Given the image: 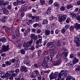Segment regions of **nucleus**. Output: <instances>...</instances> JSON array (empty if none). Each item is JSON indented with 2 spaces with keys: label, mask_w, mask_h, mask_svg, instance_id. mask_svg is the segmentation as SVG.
Listing matches in <instances>:
<instances>
[{
  "label": "nucleus",
  "mask_w": 80,
  "mask_h": 80,
  "mask_svg": "<svg viewBox=\"0 0 80 80\" xmlns=\"http://www.w3.org/2000/svg\"><path fill=\"white\" fill-rule=\"evenodd\" d=\"M57 59H58L57 61L53 62V65L54 66H56V65H59L61 64L62 63V60L60 59L62 57V55L60 53H58L56 56Z\"/></svg>",
  "instance_id": "obj_1"
},
{
  "label": "nucleus",
  "mask_w": 80,
  "mask_h": 80,
  "mask_svg": "<svg viewBox=\"0 0 80 80\" xmlns=\"http://www.w3.org/2000/svg\"><path fill=\"white\" fill-rule=\"evenodd\" d=\"M33 43V40H31L27 42L26 44H25L23 45L24 49L25 50H28V47H31L32 44Z\"/></svg>",
  "instance_id": "obj_2"
},
{
  "label": "nucleus",
  "mask_w": 80,
  "mask_h": 80,
  "mask_svg": "<svg viewBox=\"0 0 80 80\" xmlns=\"http://www.w3.org/2000/svg\"><path fill=\"white\" fill-rule=\"evenodd\" d=\"M9 49V46L8 45L5 46V45H3L2 46L1 50L0 51V53H3L4 52L8 51Z\"/></svg>",
  "instance_id": "obj_3"
},
{
  "label": "nucleus",
  "mask_w": 80,
  "mask_h": 80,
  "mask_svg": "<svg viewBox=\"0 0 80 80\" xmlns=\"http://www.w3.org/2000/svg\"><path fill=\"white\" fill-rule=\"evenodd\" d=\"M67 17V16L65 14H62L59 18V22H62L63 21H65V20H66Z\"/></svg>",
  "instance_id": "obj_4"
},
{
  "label": "nucleus",
  "mask_w": 80,
  "mask_h": 80,
  "mask_svg": "<svg viewBox=\"0 0 80 80\" xmlns=\"http://www.w3.org/2000/svg\"><path fill=\"white\" fill-rule=\"evenodd\" d=\"M30 37L31 38V40H33L34 41L38 39V36L37 35H36L35 34L32 33L30 35Z\"/></svg>",
  "instance_id": "obj_5"
},
{
  "label": "nucleus",
  "mask_w": 80,
  "mask_h": 80,
  "mask_svg": "<svg viewBox=\"0 0 80 80\" xmlns=\"http://www.w3.org/2000/svg\"><path fill=\"white\" fill-rule=\"evenodd\" d=\"M20 71L22 72H28V68L25 66H22L21 67Z\"/></svg>",
  "instance_id": "obj_6"
},
{
  "label": "nucleus",
  "mask_w": 80,
  "mask_h": 80,
  "mask_svg": "<svg viewBox=\"0 0 80 80\" xmlns=\"http://www.w3.org/2000/svg\"><path fill=\"white\" fill-rule=\"evenodd\" d=\"M62 51H63V52H62V55L65 57H67L68 56V51L67 49H66L64 48H63L62 49Z\"/></svg>",
  "instance_id": "obj_7"
},
{
  "label": "nucleus",
  "mask_w": 80,
  "mask_h": 80,
  "mask_svg": "<svg viewBox=\"0 0 80 80\" xmlns=\"http://www.w3.org/2000/svg\"><path fill=\"white\" fill-rule=\"evenodd\" d=\"M70 15H72L73 17H74V18H76L77 20L80 22V15L77 16L76 14L73 13H71Z\"/></svg>",
  "instance_id": "obj_8"
},
{
  "label": "nucleus",
  "mask_w": 80,
  "mask_h": 80,
  "mask_svg": "<svg viewBox=\"0 0 80 80\" xmlns=\"http://www.w3.org/2000/svg\"><path fill=\"white\" fill-rule=\"evenodd\" d=\"M61 32L62 33H63L65 35H67L68 34V32L67 31V29L65 28H63L61 30Z\"/></svg>",
  "instance_id": "obj_9"
},
{
  "label": "nucleus",
  "mask_w": 80,
  "mask_h": 80,
  "mask_svg": "<svg viewBox=\"0 0 80 80\" xmlns=\"http://www.w3.org/2000/svg\"><path fill=\"white\" fill-rule=\"evenodd\" d=\"M55 74L54 73H52L51 74H50L49 76V77L50 78V80H52V79H56V78L57 76H55Z\"/></svg>",
  "instance_id": "obj_10"
},
{
  "label": "nucleus",
  "mask_w": 80,
  "mask_h": 80,
  "mask_svg": "<svg viewBox=\"0 0 80 80\" xmlns=\"http://www.w3.org/2000/svg\"><path fill=\"white\" fill-rule=\"evenodd\" d=\"M23 63L24 64L26 65L27 66H28V67H30V66H31V64L30 63L28 62V60L27 59H25L24 60Z\"/></svg>",
  "instance_id": "obj_11"
},
{
  "label": "nucleus",
  "mask_w": 80,
  "mask_h": 80,
  "mask_svg": "<svg viewBox=\"0 0 80 80\" xmlns=\"http://www.w3.org/2000/svg\"><path fill=\"white\" fill-rule=\"evenodd\" d=\"M79 61L78 59H77L76 57H75L74 58L73 60L72 61V63L73 64H75L77 63H78Z\"/></svg>",
  "instance_id": "obj_12"
},
{
  "label": "nucleus",
  "mask_w": 80,
  "mask_h": 80,
  "mask_svg": "<svg viewBox=\"0 0 80 80\" xmlns=\"http://www.w3.org/2000/svg\"><path fill=\"white\" fill-rule=\"evenodd\" d=\"M75 25V28L77 30H78V29H80V24L78 23H76Z\"/></svg>",
  "instance_id": "obj_13"
},
{
  "label": "nucleus",
  "mask_w": 80,
  "mask_h": 80,
  "mask_svg": "<svg viewBox=\"0 0 80 80\" xmlns=\"http://www.w3.org/2000/svg\"><path fill=\"white\" fill-rule=\"evenodd\" d=\"M44 33L45 34V35L46 36H48L50 34V31L48 29H46L45 30L44 32Z\"/></svg>",
  "instance_id": "obj_14"
},
{
  "label": "nucleus",
  "mask_w": 80,
  "mask_h": 80,
  "mask_svg": "<svg viewBox=\"0 0 80 80\" xmlns=\"http://www.w3.org/2000/svg\"><path fill=\"white\" fill-rule=\"evenodd\" d=\"M78 39H77V38H75L74 39V41L75 42H76V45L77 47H80V43H79V42L78 41H77Z\"/></svg>",
  "instance_id": "obj_15"
},
{
  "label": "nucleus",
  "mask_w": 80,
  "mask_h": 80,
  "mask_svg": "<svg viewBox=\"0 0 80 80\" xmlns=\"http://www.w3.org/2000/svg\"><path fill=\"white\" fill-rule=\"evenodd\" d=\"M46 63H47V62L44 61L42 64V66L44 67V68H48V66L47 65Z\"/></svg>",
  "instance_id": "obj_16"
},
{
  "label": "nucleus",
  "mask_w": 80,
  "mask_h": 80,
  "mask_svg": "<svg viewBox=\"0 0 80 80\" xmlns=\"http://www.w3.org/2000/svg\"><path fill=\"white\" fill-rule=\"evenodd\" d=\"M18 44L19 43L17 46V48H20L21 47H22V44L21 43H20V41L19 40H17L16 42Z\"/></svg>",
  "instance_id": "obj_17"
},
{
  "label": "nucleus",
  "mask_w": 80,
  "mask_h": 80,
  "mask_svg": "<svg viewBox=\"0 0 80 80\" xmlns=\"http://www.w3.org/2000/svg\"><path fill=\"white\" fill-rule=\"evenodd\" d=\"M16 35L17 37L18 38L20 36V32L19 30L18 29H17L16 30Z\"/></svg>",
  "instance_id": "obj_18"
},
{
  "label": "nucleus",
  "mask_w": 80,
  "mask_h": 80,
  "mask_svg": "<svg viewBox=\"0 0 80 80\" xmlns=\"http://www.w3.org/2000/svg\"><path fill=\"white\" fill-rule=\"evenodd\" d=\"M53 6L54 7H56L57 8H58L60 7V4L57 2H56L54 3Z\"/></svg>",
  "instance_id": "obj_19"
},
{
  "label": "nucleus",
  "mask_w": 80,
  "mask_h": 80,
  "mask_svg": "<svg viewBox=\"0 0 80 80\" xmlns=\"http://www.w3.org/2000/svg\"><path fill=\"white\" fill-rule=\"evenodd\" d=\"M11 76V72H10V71H8L7 72V73H6V76L5 78H8V77H10Z\"/></svg>",
  "instance_id": "obj_20"
},
{
  "label": "nucleus",
  "mask_w": 80,
  "mask_h": 80,
  "mask_svg": "<svg viewBox=\"0 0 80 80\" xmlns=\"http://www.w3.org/2000/svg\"><path fill=\"white\" fill-rule=\"evenodd\" d=\"M5 64H6V66H10L12 64V62L10 61H6L5 62Z\"/></svg>",
  "instance_id": "obj_21"
},
{
  "label": "nucleus",
  "mask_w": 80,
  "mask_h": 80,
  "mask_svg": "<svg viewBox=\"0 0 80 80\" xmlns=\"http://www.w3.org/2000/svg\"><path fill=\"white\" fill-rule=\"evenodd\" d=\"M49 47L51 48L52 49H54L55 48V46L54 44L53 43V42H51V44H50V46H49Z\"/></svg>",
  "instance_id": "obj_22"
},
{
  "label": "nucleus",
  "mask_w": 80,
  "mask_h": 80,
  "mask_svg": "<svg viewBox=\"0 0 80 80\" xmlns=\"http://www.w3.org/2000/svg\"><path fill=\"white\" fill-rule=\"evenodd\" d=\"M9 11L7 9H4L3 11V14L5 15H8V14Z\"/></svg>",
  "instance_id": "obj_23"
},
{
  "label": "nucleus",
  "mask_w": 80,
  "mask_h": 80,
  "mask_svg": "<svg viewBox=\"0 0 80 80\" xmlns=\"http://www.w3.org/2000/svg\"><path fill=\"white\" fill-rule=\"evenodd\" d=\"M0 74L1 76V77H2L3 78H5V77H7V76H6V74H5V73L1 71Z\"/></svg>",
  "instance_id": "obj_24"
},
{
  "label": "nucleus",
  "mask_w": 80,
  "mask_h": 80,
  "mask_svg": "<svg viewBox=\"0 0 80 80\" xmlns=\"http://www.w3.org/2000/svg\"><path fill=\"white\" fill-rule=\"evenodd\" d=\"M73 7V6L72 4H68L66 8L68 10L72 8Z\"/></svg>",
  "instance_id": "obj_25"
},
{
  "label": "nucleus",
  "mask_w": 80,
  "mask_h": 80,
  "mask_svg": "<svg viewBox=\"0 0 80 80\" xmlns=\"http://www.w3.org/2000/svg\"><path fill=\"white\" fill-rule=\"evenodd\" d=\"M65 7L62 6L60 7V10L61 11V12H63V11H65Z\"/></svg>",
  "instance_id": "obj_26"
},
{
  "label": "nucleus",
  "mask_w": 80,
  "mask_h": 80,
  "mask_svg": "<svg viewBox=\"0 0 80 80\" xmlns=\"http://www.w3.org/2000/svg\"><path fill=\"white\" fill-rule=\"evenodd\" d=\"M80 66L77 65L75 69V71H80Z\"/></svg>",
  "instance_id": "obj_27"
},
{
  "label": "nucleus",
  "mask_w": 80,
  "mask_h": 80,
  "mask_svg": "<svg viewBox=\"0 0 80 80\" xmlns=\"http://www.w3.org/2000/svg\"><path fill=\"white\" fill-rule=\"evenodd\" d=\"M28 50H29L33 51V50H35V47L34 46H32L28 48Z\"/></svg>",
  "instance_id": "obj_28"
},
{
  "label": "nucleus",
  "mask_w": 80,
  "mask_h": 80,
  "mask_svg": "<svg viewBox=\"0 0 80 80\" xmlns=\"http://www.w3.org/2000/svg\"><path fill=\"white\" fill-rule=\"evenodd\" d=\"M44 62H46V63H48V57L45 56L44 57Z\"/></svg>",
  "instance_id": "obj_29"
},
{
  "label": "nucleus",
  "mask_w": 80,
  "mask_h": 80,
  "mask_svg": "<svg viewBox=\"0 0 80 80\" xmlns=\"http://www.w3.org/2000/svg\"><path fill=\"white\" fill-rule=\"evenodd\" d=\"M42 46V43H40H40H39L37 45V46H36V48H38V47H40Z\"/></svg>",
  "instance_id": "obj_30"
},
{
  "label": "nucleus",
  "mask_w": 80,
  "mask_h": 80,
  "mask_svg": "<svg viewBox=\"0 0 80 80\" xmlns=\"http://www.w3.org/2000/svg\"><path fill=\"white\" fill-rule=\"evenodd\" d=\"M48 21L47 20L45 19L43 21L42 24H43V25H45V24H47V23H48Z\"/></svg>",
  "instance_id": "obj_31"
},
{
  "label": "nucleus",
  "mask_w": 80,
  "mask_h": 80,
  "mask_svg": "<svg viewBox=\"0 0 80 80\" xmlns=\"http://www.w3.org/2000/svg\"><path fill=\"white\" fill-rule=\"evenodd\" d=\"M20 53L22 55H24V54H25V51L23 49H22L20 51Z\"/></svg>",
  "instance_id": "obj_32"
},
{
  "label": "nucleus",
  "mask_w": 80,
  "mask_h": 80,
  "mask_svg": "<svg viewBox=\"0 0 80 80\" xmlns=\"http://www.w3.org/2000/svg\"><path fill=\"white\" fill-rule=\"evenodd\" d=\"M63 72V70H61V72L58 74V77L59 78H61V77H62V72Z\"/></svg>",
  "instance_id": "obj_33"
},
{
  "label": "nucleus",
  "mask_w": 80,
  "mask_h": 80,
  "mask_svg": "<svg viewBox=\"0 0 80 80\" xmlns=\"http://www.w3.org/2000/svg\"><path fill=\"white\" fill-rule=\"evenodd\" d=\"M38 37L39 38V40H40V43H42V37L40 35L38 34Z\"/></svg>",
  "instance_id": "obj_34"
},
{
  "label": "nucleus",
  "mask_w": 80,
  "mask_h": 80,
  "mask_svg": "<svg viewBox=\"0 0 80 80\" xmlns=\"http://www.w3.org/2000/svg\"><path fill=\"white\" fill-rule=\"evenodd\" d=\"M68 75V72H63L62 74V77H65V76H67Z\"/></svg>",
  "instance_id": "obj_35"
},
{
  "label": "nucleus",
  "mask_w": 80,
  "mask_h": 80,
  "mask_svg": "<svg viewBox=\"0 0 80 80\" xmlns=\"http://www.w3.org/2000/svg\"><path fill=\"white\" fill-rule=\"evenodd\" d=\"M7 32H8V33H11L12 32V29H11L9 28H7Z\"/></svg>",
  "instance_id": "obj_36"
},
{
  "label": "nucleus",
  "mask_w": 80,
  "mask_h": 80,
  "mask_svg": "<svg viewBox=\"0 0 80 80\" xmlns=\"http://www.w3.org/2000/svg\"><path fill=\"white\" fill-rule=\"evenodd\" d=\"M37 78L38 79L37 80H42V76L40 74H39L38 76H37Z\"/></svg>",
  "instance_id": "obj_37"
},
{
  "label": "nucleus",
  "mask_w": 80,
  "mask_h": 80,
  "mask_svg": "<svg viewBox=\"0 0 80 80\" xmlns=\"http://www.w3.org/2000/svg\"><path fill=\"white\" fill-rule=\"evenodd\" d=\"M40 3L42 5H44L45 4V1L43 0H41Z\"/></svg>",
  "instance_id": "obj_38"
},
{
  "label": "nucleus",
  "mask_w": 80,
  "mask_h": 80,
  "mask_svg": "<svg viewBox=\"0 0 80 80\" xmlns=\"http://www.w3.org/2000/svg\"><path fill=\"white\" fill-rule=\"evenodd\" d=\"M1 40L2 42H6V38L4 37L2 38Z\"/></svg>",
  "instance_id": "obj_39"
},
{
  "label": "nucleus",
  "mask_w": 80,
  "mask_h": 80,
  "mask_svg": "<svg viewBox=\"0 0 80 80\" xmlns=\"http://www.w3.org/2000/svg\"><path fill=\"white\" fill-rule=\"evenodd\" d=\"M34 72L36 76H38V75H40V72H38V70H35Z\"/></svg>",
  "instance_id": "obj_40"
},
{
  "label": "nucleus",
  "mask_w": 80,
  "mask_h": 80,
  "mask_svg": "<svg viewBox=\"0 0 80 80\" xmlns=\"http://www.w3.org/2000/svg\"><path fill=\"white\" fill-rule=\"evenodd\" d=\"M66 80H75V78H66Z\"/></svg>",
  "instance_id": "obj_41"
},
{
  "label": "nucleus",
  "mask_w": 80,
  "mask_h": 80,
  "mask_svg": "<svg viewBox=\"0 0 80 80\" xmlns=\"http://www.w3.org/2000/svg\"><path fill=\"white\" fill-rule=\"evenodd\" d=\"M9 4V2L8 1L5 2L3 3V5H7Z\"/></svg>",
  "instance_id": "obj_42"
},
{
  "label": "nucleus",
  "mask_w": 80,
  "mask_h": 80,
  "mask_svg": "<svg viewBox=\"0 0 80 80\" xmlns=\"http://www.w3.org/2000/svg\"><path fill=\"white\" fill-rule=\"evenodd\" d=\"M32 20H29L28 22H27V24L28 25H30L31 22H32Z\"/></svg>",
  "instance_id": "obj_43"
},
{
  "label": "nucleus",
  "mask_w": 80,
  "mask_h": 80,
  "mask_svg": "<svg viewBox=\"0 0 80 80\" xmlns=\"http://www.w3.org/2000/svg\"><path fill=\"white\" fill-rule=\"evenodd\" d=\"M41 53H42V50H40L38 51V57H40V55H41Z\"/></svg>",
  "instance_id": "obj_44"
},
{
  "label": "nucleus",
  "mask_w": 80,
  "mask_h": 80,
  "mask_svg": "<svg viewBox=\"0 0 80 80\" xmlns=\"http://www.w3.org/2000/svg\"><path fill=\"white\" fill-rule=\"evenodd\" d=\"M28 32H27V30H26L23 33V35L24 37H26V36L28 35Z\"/></svg>",
  "instance_id": "obj_45"
},
{
  "label": "nucleus",
  "mask_w": 80,
  "mask_h": 80,
  "mask_svg": "<svg viewBox=\"0 0 80 80\" xmlns=\"http://www.w3.org/2000/svg\"><path fill=\"white\" fill-rule=\"evenodd\" d=\"M1 8L2 10H3V9H6V8L5 7V6L3 5V4H2V5H1Z\"/></svg>",
  "instance_id": "obj_46"
},
{
  "label": "nucleus",
  "mask_w": 80,
  "mask_h": 80,
  "mask_svg": "<svg viewBox=\"0 0 80 80\" xmlns=\"http://www.w3.org/2000/svg\"><path fill=\"white\" fill-rule=\"evenodd\" d=\"M16 2L18 5H20V4H21V2L20 1V0H16Z\"/></svg>",
  "instance_id": "obj_47"
},
{
  "label": "nucleus",
  "mask_w": 80,
  "mask_h": 80,
  "mask_svg": "<svg viewBox=\"0 0 80 80\" xmlns=\"http://www.w3.org/2000/svg\"><path fill=\"white\" fill-rule=\"evenodd\" d=\"M35 20H36V22H39V20H40V18H39V17L36 16V18Z\"/></svg>",
  "instance_id": "obj_48"
},
{
  "label": "nucleus",
  "mask_w": 80,
  "mask_h": 80,
  "mask_svg": "<svg viewBox=\"0 0 80 80\" xmlns=\"http://www.w3.org/2000/svg\"><path fill=\"white\" fill-rule=\"evenodd\" d=\"M75 29V27L73 26H71L70 28V31H72V30H73Z\"/></svg>",
  "instance_id": "obj_49"
},
{
  "label": "nucleus",
  "mask_w": 80,
  "mask_h": 80,
  "mask_svg": "<svg viewBox=\"0 0 80 80\" xmlns=\"http://www.w3.org/2000/svg\"><path fill=\"white\" fill-rule=\"evenodd\" d=\"M50 19L51 20H55V19H56V17H54L53 16H51V17H50Z\"/></svg>",
  "instance_id": "obj_50"
},
{
  "label": "nucleus",
  "mask_w": 80,
  "mask_h": 80,
  "mask_svg": "<svg viewBox=\"0 0 80 80\" xmlns=\"http://www.w3.org/2000/svg\"><path fill=\"white\" fill-rule=\"evenodd\" d=\"M4 2V0H0V6H2V5H3V3Z\"/></svg>",
  "instance_id": "obj_51"
},
{
  "label": "nucleus",
  "mask_w": 80,
  "mask_h": 80,
  "mask_svg": "<svg viewBox=\"0 0 80 80\" xmlns=\"http://www.w3.org/2000/svg\"><path fill=\"white\" fill-rule=\"evenodd\" d=\"M70 21V18H68L66 20V22L67 23H69V22Z\"/></svg>",
  "instance_id": "obj_52"
},
{
  "label": "nucleus",
  "mask_w": 80,
  "mask_h": 80,
  "mask_svg": "<svg viewBox=\"0 0 80 80\" xmlns=\"http://www.w3.org/2000/svg\"><path fill=\"white\" fill-rule=\"evenodd\" d=\"M8 78L9 79H10V80H13V77L12 75L8 77Z\"/></svg>",
  "instance_id": "obj_53"
},
{
  "label": "nucleus",
  "mask_w": 80,
  "mask_h": 80,
  "mask_svg": "<svg viewBox=\"0 0 80 80\" xmlns=\"http://www.w3.org/2000/svg\"><path fill=\"white\" fill-rule=\"evenodd\" d=\"M12 6L11 5H8V6L7 8L8 9H9V10H11V9H12Z\"/></svg>",
  "instance_id": "obj_54"
},
{
  "label": "nucleus",
  "mask_w": 80,
  "mask_h": 80,
  "mask_svg": "<svg viewBox=\"0 0 80 80\" xmlns=\"http://www.w3.org/2000/svg\"><path fill=\"white\" fill-rule=\"evenodd\" d=\"M38 25V24L37 23H36L33 24V27L34 28H36L37 27Z\"/></svg>",
  "instance_id": "obj_55"
},
{
  "label": "nucleus",
  "mask_w": 80,
  "mask_h": 80,
  "mask_svg": "<svg viewBox=\"0 0 80 80\" xmlns=\"http://www.w3.org/2000/svg\"><path fill=\"white\" fill-rule=\"evenodd\" d=\"M15 71L16 73H18L20 72V69L18 68H17L15 69Z\"/></svg>",
  "instance_id": "obj_56"
},
{
  "label": "nucleus",
  "mask_w": 80,
  "mask_h": 80,
  "mask_svg": "<svg viewBox=\"0 0 80 80\" xmlns=\"http://www.w3.org/2000/svg\"><path fill=\"white\" fill-rule=\"evenodd\" d=\"M57 45L58 47H60V46L61 45V43H60V42H58L57 43Z\"/></svg>",
  "instance_id": "obj_57"
},
{
  "label": "nucleus",
  "mask_w": 80,
  "mask_h": 80,
  "mask_svg": "<svg viewBox=\"0 0 80 80\" xmlns=\"http://www.w3.org/2000/svg\"><path fill=\"white\" fill-rule=\"evenodd\" d=\"M34 66L35 67H36V68H38L39 66L37 64L35 63L34 64Z\"/></svg>",
  "instance_id": "obj_58"
},
{
  "label": "nucleus",
  "mask_w": 80,
  "mask_h": 80,
  "mask_svg": "<svg viewBox=\"0 0 80 80\" xmlns=\"http://www.w3.org/2000/svg\"><path fill=\"white\" fill-rule=\"evenodd\" d=\"M17 73H12V75L13 76V77H16V76H17Z\"/></svg>",
  "instance_id": "obj_59"
},
{
  "label": "nucleus",
  "mask_w": 80,
  "mask_h": 80,
  "mask_svg": "<svg viewBox=\"0 0 80 80\" xmlns=\"http://www.w3.org/2000/svg\"><path fill=\"white\" fill-rule=\"evenodd\" d=\"M69 27H70V25H66L65 26V28L66 29H67V28H69Z\"/></svg>",
  "instance_id": "obj_60"
},
{
  "label": "nucleus",
  "mask_w": 80,
  "mask_h": 80,
  "mask_svg": "<svg viewBox=\"0 0 80 80\" xmlns=\"http://www.w3.org/2000/svg\"><path fill=\"white\" fill-rule=\"evenodd\" d=\"M30 77L31 78H34V75H33V73L30 75Z\"/></svg>",
  "instance_id": "obj_61"
},
{
  "label": "nucleus",
  "mask_w": 80,
  "mask_h": 80,
  "mask_svg": "<svg viewBox=\"0 0 80 80\" xmlns=\"http://www.w3.org/2000/svg\"><path fill=\"white\" fill-rule=\"evenodd\" d=\"M13 5L14 6H17V5H18V4L17 2H14L13 3Z\"/></svg>",
  "instance_id": "obj_62"
},
{
  "label": "nucleus",
  "mask_w": 80,
  "mask_h": 80,
  "mask_svg": "<svg viewBox=\"0 0 80 80\" xmlns=\"http://www.w3.org/2000/svg\"><path fill=\"white\" fill-rule=\"evenodd\" d=\"M41 75H44V72H43V70L41 71L40 72Z\"/></svg>",
  "instance_id": "obj_63"
},
{
  "label": "nucleus",
  "mask_w": 80,
  "mask_h": 80,
  "mask_svg": "<svg viewBox=\"0 0 80 80\" xmlns=\"http://www.w3.org/2000/svg\"><path fill=\"white\" fill-rule=\"evenodd\" d=\"M32 32H33V33H35V31H36V29L35 28H32L31 29Z\"/></svg>",
  "instance_id": "obj_64"
}]
</instances>
